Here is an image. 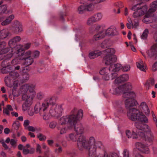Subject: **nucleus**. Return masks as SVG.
<instances>
[{"label":"nucleus","instance_id":"41","mask_svg":"<svg viewBox=\"0 0 157 157\" xmlns=\"http://www.w3.org/2000/svg\"><path fill=\"white\" fill-rule=\"evenodd\" d=\"M96 142L95 139L93 136L90 137L87 141V144L88 146H90L95 144Z\"/></svg>","mask_w":157,"mask_h":157},{"label":"nucleus","instance_id":"33","mask_svg":"<svg viewBox=\"0 0 157 157\" xmlns=\"http://www.w3.org/2000/svg\"><path fill=\"white\" fill-rule=\"evenodd\" d=\"M111 70H112L111 67L110 66L109 68L104 67L100 71V74L103 76L106 74H110Z\"/></svg>","mask_w":157,"mask_h":157},{"label":"nucleus","instance_id":"35","mask_svg":"<svg viewBox=\"0 0 157 157\" xmlns=\"http://www.w3.org/2000/svg\"><path fill=\"white\" fill-rule=\"evenodd\" d=\"M105 36L104 31H101L98 33L94 36V38L95 40H97L103 38Z\"/></svg>","mask_w":157,"mask_h":157},{"label":"nucleus","instance_id":"49","mask_svg":"<svg viewBox=\"0 0 157 157\" xmlns=\"http://www.w3.org/2000/svg\"><path fill=\"white\" fill-rule=\"evenodd\" d=\"M109 46V41L108 40L104 41L101 44V47L103 48H106Z\"/></svg>","mask_w":157,"mask_h":157},{"label":"nucleus","instance_id":"43","mask_svg":"<svg viewBox=\"0 0 157 157\" xmlns=\"http://www.w3.org/2000/svg\"><path fill=\"white\" fill-rule=\"evenodd\" d=\"M77 135L75 133H71L68 135L70 140L73 142H76L77 140Z\"/></svg>","mask_w":157,"mask_h":157},{"label":"nucleus","instance_id":"31","mask_svg":"<svg viewBox=\"0 0 157 157\" xmlns=\"http://www.w3.org/2000/svg\"><path fill=\"white\" fill-rule=\"evenodd\" d=\"M145 125H143L142 123L139 122H136L134 123V126L138 130H140L141 131H144L146 129Z\"/></svg>","mask_w":157,"mask_h":157},{"label":"nucleus","instance_id":"21","mask_svg":"<svg viewBox=\"0 0 157 157\" xmlns=\"http://www.w3.org/2000/svg\"><path fill=\"white\" fill-rule=\"evenodd\" d=\"M21 40V38L19 36H17L10 40L8 42L9 46L10 47H14L17 42H19Z\"/></svg>","mask_w":157,"mask_h":157},{"label":"nucleus","instance_id":"7","mask_svg":"<svg viewBox=\"0 0 157 157\" xmlns=\"http://www.w3.org/2000/svg\"><path fill=\"white\" fill-rule=\"evenodd\" d=\"M63 109L61 105H55L51 106L49 110V113L51 116L58 117L62 113Z\"/></svg>","mask_w":157,"mask_h":157},{"label":"nucleus","instance_id":"19","mask_svg":"<svg viewBox=\"0 0 157 157\" xmlns=\"http://www.w3.org/2000/svg\"><path fill=\"white\" fill-rule=\"evenodd\" d=\"M147 53L150 57L156 55L157 53V44L153 46L150 50L147 51Z\"/></svg>","mask_w":157,"mask_h":157},{"label":"nucleus","instance_id":"18","mask_svg":"<svg viewBox=\"0 0 157 157\" xmlns=\"http://www.w3.org/2000/svg\"><path fill=\"white\" fill-rule=\"evenodd\" d=\"M141 110L146 114H149L150 113L149 109L146 103L144 102H142L139 106Z\"/></svg>","mask_w":157,"mask_h":157},{"label":"nucleus","instance_id":"9","mask_svg":"<svg viewBox=\"0 0 157 157\" xmlns=\"http://www.w3.org/2000/svg\"><path fill=\"white\" fill-rule=\"evenodd\" d=\"M77 145L78 149L83 150L84 148H87L88 145L87 144L86 137L84 135H80L77 140Z\"/></svg>","mask_w":157,"mask_h":157},{"label":"nucleus","instance_id":"20","mask_svg":"<svg viewBox=\"0 0 157 157\" xmlns=\"http://www.w3.org/2000/svg\"><path fill=\"white\" fill-rule=\"evenodd\" d=\"M117 75V73H110V74H106L103 76L102 78L105 80H109L110 79L113 80L115 78Z\"/></svg>","mask_w":157,"mask_h":157},{"label":"nucleus","instance_id":"48","mask_svg":"<svg viewBox=\"0 0 157 157\" xmlns=\"http://www.w3.org/2000/svg\"><path fill=\"white\" fill-rule=\"evenodd\" d=\"M96 21H98L100 20L102 18V15L99 13L95 14L93 16Z\"/></svg>","mask_w":157,"mask_h":157},{"label":"nucleus","instance_id":"57","mask_svg":"<svg viewBox=\"0 0 157 157\" xmlns=\"http://www.w3.org/2000/svg\"><path fill=\"white\" fill-rule=\"evenodd\" d=\"M155 83V80L153 78H151L147 81L146 84L150 86L151 85L153 86L154 84Z\"/></svg>","mask_w":157,"mask_h":157},{"label":"nucleus","instance_id":"44","mask_svg":"<svg viewBox=\"0 0 157 157\" xmlns=\"http://www.w3.org/2000/svg\"><path fill=\"white\" fill-rule=\"evenodd\" d=\"M148 33L149 31L148 29H145L141 36V38L143 40L146 39L147 37Z\"/></svg>","mask_w":157,"mask_h":157},{"label":"nucleus","instance_id":"24","mask_svg":"<svg viewBox=\"0 0 157 157\" xmlns=\"http://www.w3.org/2000/svg\"><path fill=\"white\" fill-rule=\"evenodd\" d=\"M110 92L113 94H116L121 93H122L121 86H113L112 88L110 89Z\"/></svg>","mask_w":157,"mask_h":157},{"label":"nucleus","instance_id":"14","mask_svg":"<svg viewBox=\"0 0 157 157\" xmlns=\"http://www.w3.org/2000/svg\"><path fill=\"white\" fill-rule=\"evenodd\" d=\"M12 27L15 29V32L20 33L23 31L21 23L17 20H15L13 21L12 24Z\"/></svg>","mask_w":157,"mask_h":157},{"label":"nucleus","instance_id":"25","mask_svg":"<svg viewBox=\"0 0 157 157\" xmlns=\"http://www.w3.org/2000/svg\"><path fill=\"white\" fill-rule=\"evenodd\" d=\"M122 93L124 92L129 91V90H131L132 86L131 83L127 82L125 84L121 86Z\"/></svg>","mask_w":157,"mask_h":157},{"label":"nucleus","instance_id":"28","mask_svg":"<svg viewBox=\"0 0 157 157\" xmlns=\"http://www.w3.org/2000/svg\"><path fill=\"white\" fill-rule=\"evenodd\" d=\"M101 52L98 50L95 51L90 52L89 54V57L91 59H94L100 56Z\"/></svg>","mask_w":157,"mask_h":157},{"label":"nucleus","instance_id":"34","mask_svg":"<svg viewBox=\"0 0 157 157\" xmlns=\"http://www.w3.org/2000/svg\"><path fill=\"white\" fill-rule=\"evenodd\" d=\"M137 67L141 71H145L146 67L144 66L143 61L141 59L139 60V62L136 63Z\"/></svg>","mask_w":157,"mask_h":157},{"label":"nucleus","instance_id":"17","mask_svg":"<svg viewBox=\"0 0 157 157\" xmlns=\"http://www.w3.org/2000/svg\"><path fill=\"white\" fill-rule=\"evenodd\" d=\"M128 75L127 74H124L116 78L115 82V83L118 84L122 82L126 81L128 80Z\"/></svg>","mask_w":157,"mask_h":157},{"label":"nucleus","instance_id":"64","mask_svg":"<svg viewBox=\"0 0 157 157\" xmlns=\"http://www.w3.org/2000/svg\"><path fill=\"white\" fill-rule=\"evenodd\" d=\"M130 66L129 65H125L122 67L123 71L124 72H126L130 69Z\"/></svg>","mask_w":157,"mask_h":157},{"label":"nucleus","instance_id":"56","mask_svg":"<svg viewBox=\"0 0 157 157\" xmlns=\"http://www.w3.org/2000/svg\"><path fill=\"white\" fill-rule=\"evenodd\" d=\"M18 85V82L17 81H15L13 84V94L14 93V91L16 90L17 87Z\"/></svg>","mask_w":157,"mask_h":157},{"label":"nucleus","instance_id":"1","mask_svg":"<svg viewBox=\"0 0 157 157\" xmlns=\"http://www.w3.org/2000/svg\"><path fill=\"white\" fill-rule=\"evenodd\" d=\"M83 116V112L82 109L78 111L75 109L71 112V114L68 116H63L59 120L61 125L65 124L67 123L68 126H73L75 123Z\"/></svg>","mask_w":157,"mask_h":157},{"label":"nucleus","instance_id":"32","mask_svg":"<svg viewBox=\"0 0 157 157\" xmlns=\"http://www.w3.org/2000/svg\"><path fill=\"white\" fill-rule=\"evenodd\" d=\"M73 126H68L67 127H63L61 128H58V129L59 130L60 134H64L66 133L69 130L71 129Z\"/></svg>","mask_w":157,"mask_h":157},{"label":"nucleus","instance_id":"51","mask_svg":"<svg viewBox=\"0 0 157 157\" xmlns=\"http://www.w3.org/2000/svg\"><path fill=\"white\" fill-rule=\"evenodd\" d=\"M7 10V7L5 5H3L0 6V15H2L5 13Z\"/></svg>","mask_w":157,"mask_h":157},{"label":"nucleus","instance_id":"54","mask_svg":"<svg viewBox=\"0 0 157 157\" xmlns=\"http://www.w3.org/2000/svg\"><path fill=\"white\" fill-rule=\"evenodd\" d=\"M36 136L40 141L45 140L46 139V136L41 133H39Z\"/></svg>","mask_w":157,"mask_h":157},{"label":"nucleus","instance_id":"22","mask_svg":"<svg viewBox=\"0 0 157 157\" xmlns=\"http://www.w3.org/2000/svg\"><path fill=\"white\" fill-rule=\"evenodd\" d=\"M10 33L8 29H4L0 31V39H4L10 35Z\"/></svg>","mask_w":157,"mask_h":157},{"label":"nucleus","instance_id":"37","mask_svg":"<svg viewBox=\"0 0 157 157\" xmlns=\"http://www.w3.org/2000/svg\"><path fill=\"white\" fill-rule=\"evenodd\" d=\"M110 67H111L112 70L111 71H118L121 68V65L119 63H117L116 64H111L110 66Z\"/></svg>","mask_w":157,"mask_h":157},{"label":"nucleus","instance_id":"58","mask_svg":"<svg viewBox=\"0 0 157 157\" xmlns=\"http://www.w3.org/2000/svg\"><path fill=\"white\" fill-rule=\"evenodd\" d=\"M42 147L43 149H46L47 150L44 152V154L46 156H48V153L49 151V148L48 147L46 144H43L42 145Z\"/></svg>","mask_w":157,"mask_h":157},{"label":"nucleus","instance_id":"11","mask_svg":"<svg viewBox=\"0 0 157 157\" xmlns=\"http://www.w3.org/2000/svg\"><path fill=\"white\" fill-rule=\"evenodd\" d=\"M141 131L137 132L136 131L135 129H133L132 132H131L129 130H127L126 131V135L128 138H132L135 139L140 140V133Z\"/></svg>","mask_w":157,"mask_h":157},{"label":"nucleus","instance_id":"61","mask_svg":"<svg viewBox=\"0 0 157 157\" xmlns=\"http://www.w3.org/2000/svg\"><path fill=\"white\" fill-rule=\"evenodd\" d=\"M29 76L28 74L27 73H24L22 75L23 80L25 81L28 80L29 78Z\"/></svg>","mask_w":157,"mask_h":157},{"label":"nucleus","instance_id":"12","mask_svg":"<svg viewBox=\"0 0 157 157\" xmlns=\"http://www.w3.org/2000/svg\"><path fill=\"white\" fill-rule=\"evenodd\" d=\"M117 60V58L114 55H105L103 58V62L107 65H111Z\"/></svg>","mask_w":157,"mask_h":157},{"label":"nucleus","instance_id":"27","mask_svg":"<svg viewBox=\"0 0 157 157\" xmlns=\"http://www.w3.org/2000/svg\"><path fill=\"white\" fill-rule=\"evenodd\" d=\"M19 48H19V47L17 46L16 47H14L13 49L15 50V52L13 54H15L17 58L12 60L11 62V63L13 65H15L18 64L19 62V60H21V59H19L18 56V54L17 53V51Z\"/></svg>","mask_w":157,"mask_h":157},{"label":"nucleus","instance_id":"2","mask_svg":"<svg viewBox=\"0 0 157 157\" xmlns=\"http://www.w3.org/2000/svg\"><path fill=\"white\" fill-rule=\"evenodd\" d=\"M127 115L128 118L132 121L145 123L148 122L147 117L142 112L135 108L130 109L127 112Z\"/></svg>","mask_w":157,"mask_h":157},{"label":"nucleus","instance_id":"8","mask_svg":"<svg viewBox=\"0 0 157 157\" xmlns=\"http://www.w3.org/2000/svg\"><path fill=\"white\" fill-rule=\"evenodd\" d=\"M29 84H26L21 86L20 92L22 94V99L23 100L29 101L32 100L33 96L29 94L28 92L29 90Z\"/></svg>","mask_w":157,"mask_h":157},{"label":"nucleus","instance_id":"55","mask_svg":"<svg viewBox=\"0 0 157 157\" xmlns=\"http://www.w3.org/2000/svg\"><path fill=\"white\" fill-rule=\"evenodd\" d=\"M86 7V10L91 11L94 9V6L92 4H90L86 5H85Z\"/></svg>","mask_w":157,"mask_h":157},{"label":"nucleus","instance_id":"63","mask_svg":"<svg viewBox=\"0 0 157 157\" xmlns=\"http://www.w3.org/2000/svg\"><path fill=\"white\" fill-rule=\"evenodd\" d=\"M36 151L39 154H41L42 153L41 147L40 145L38 144H36Z\"/></svg>","mask_w":157,"mask_h":157},{"label":"nucleus","instance_id":"47","mask_svg":"<svg viewBox=\"0 0 157 157\" xmlns=\"http://www.w3.org/2000/svg\"><path fill=\"white\" fill-rule=\"evenodd\" d=\"M96 22L93 16L89 18L87 21V24L89 25H90Z\"/></svg>","mask_w":157,"mask_h":157},{"label":"nucleus","instance_id":"4","mask_svg":"<svg viewBox=\"0 0 157 157\" xmlns=\"http://www.w3.org/2000/svg\"><path fill=\"white\" fill-rule=\"evenodd\" d=\"M31 53L30 51L25 52L21 48H19L17 51L19 59L25 60L24 64L26 66L31 65L33 62V59L30 56Z\"/></svg>","mask_w":157,"mask_h":157},{"label":"nucleus","instance_id":"46","mask_svg":"<svg viewBox=\"0 0 157 157\" xmlns=\"http://www.w3.org/2000/svg\"><path fill=\"white\" fill-rule=\"evenodd\" d=\"M130 155L129 151L127 149H124L122 153V156L121 157H130Z\"/></svg>","mask_w":157,"mask_h":157},{"label":"nucleus","instance_id":"26","mask_svg":"<svg viewBox=\"0 0 157 157\" xmlns=\"http://www.w3.org/2000/svg\"><path fill=\"white\" fill-rule=\"evenodd\" d=\"M123 93V97L127 99H133L136 97V94L133 92H124Z\"/></svg>","mask_w":157,"mask_h":157},{"label":"nucleus","instance_id":"13","mask_svg":"<svg viewBox=\"0 0 157 157\" xmlns=\"http://www.w3.org/2000/svg\"><path fill=\"white\" fill-rule=\"evenodd\" d=\"M77 121L74 124V129L77 135L83 133L84 132V128L83 125L80 122L77 123Z\"/></svg>","mask_w":157,"mask_h":157},{"label":"nucleus","instance_id":"23","mask_svg":"<svg viewBox=\"0 0 157 157\" xmlns=\"http://www.w3.org/2000/svg\"><path fill=\"white\" fill-rule=\"evenodd\" d=\"M14 18V16L13 14L10 15L1 23V25L2 26H6L10 24Z\"/></svg>","mask_w":157,"mask_h":157},{"label":"nucleus","instance_id":"30","mask_svg":"<svg viewBox=\"0 0 157 157\" xmlns=\"http://www.w3.org/2000/svg\"><path fill=\"white\" fill-rule=\"evenodd\" d=\"M157 10V0H156L152 2L148 12L149 13H151L155 12Z\"/></svg>","mask_w":157,"mask_h":157},{"label":"nucleus","instance_id":"3","mask_svg":"<svg viewBox=\"0 0 157 157\" xmlns=\"http://www.w3.org/2000/svg\"><path fill=\"white\" fill-rule=\"evenodd\" d=\"M55 101L53 97H50L45 98L41 105L40 103H37L35 107L36 113L39 112L40 114L42 112L45 111L49 105H55Z\"/></svg>","mask_w":157,"mask_h":157},{"label":"nucleus","instance_id":"60","mask_svg":"<svg viewBox=\"0 0 157 157\" xmlns=\"http://www.w3.org/2000/svg\"><path fill=\"white\" fill-rule=\"evenodd\" d=\"M57 124L56 122L52 121L49 124V127L51 128H54L56 127Z\"/></svg>","mask_w":157,"mask_h":157},{"label":"nucleus","instance_id":"6","mask_svg":"<svg viewBox=\"0 0 157 157\" xmlns=\"http://www.w3.org/2000/svg\"><path fill=\"white\" fill-rule=\"evenodd\" d=\"M140 4L133 6L131 10L134 11L132 15L133 17L138 19L139 17L143 15L145 12L147 10L145 6L141 7Z\"/></svg>","mask_w":157,"mask_h":157},{"label":"nucleus","instance_id":"39","mask_svg":"<svg viewBox=\"0 0 157 157\" xmlns=\"http://www.w3.org/2000/svg\"><path fill=\"white\" fill-rule=\"evenodd\" d=\"M10 65V62L9 60L8 59H6L4 60L1 63V65L3 67V69L4 68H10L11 67H9Z\"/></svg>","mask_w":157,"mask_h":157},{"label":"nucleus","instance_id":"62","mask_svg":"<svg viewBox=\"0 0 157 157\" xmlns=\"http://www.w3.org/2000/svg\"><path fill=\"white\" fill-rule=\"evenodd\" d=\"M108 156V157H119L118 155L115 152L110 153Z\"/></svg>","mask_w":157,"mask_h":157},{"label":"nucleus","instance_id":"36","mask_svg":"<svg viewBox=\"0 0 157 157\" xmlns=\"http://www.w3.org/2000/svg\"><path fill=\"white\" fill-rule=\"evenodd\" d=\"M24 101H25V102L22 105V109L24 111H26L28 110L31 108L30 107V103L32 100H30L28 101L26 100Z\"/></svg>","mask_w":157,"mask_h":157},{"label":"nucleus","instance_id":"40","mask_svg":"<svg viewBox=\"0 0 157 157\" xmlns=\"http://www.w3.org/2000/svg\"><path fill=\"white\" fill-rule=\"evenodd\" d=\"M29 92H30V93H32V95H35L36 92L35 91V85L33 84H29Z\"/></svg>","mask_w":157,"mask_h":157},{"label":"nucleus","instance_id":"29","mask_svg":"<svg viewBox=\"0 0 157 157\" xmlns=\"http://www.w3.org/2000/svg\"><path fill=\"white\" fill-rule=\"evenodd\" d=\"M12 78L9 75L5 78V82L6 85L8 87H11L13 86V81Z\"/></svg>","mask_w":157,"mask_h":157},{"label":"nucleus","instance_id":"10","mask_svg":"<svg viewBox=\"0 0 157 157\" xmlns=\"http://www.w3.org/2000/svg\"><path fill=\"white\" fill-rule=\"evenodd\" d=\"M103 147L102 143L99 141H96L95 144L90 146L88 145L87 148L85 149L88 150V154H96L97 148H101Z\"/></svg>","mask_w":157,"mask_h":157},{"label":"nucleus","instance_id":"16","mask_svg":"<svg viewBox=\"0 0 157 157\" xmlns=\"http://www.w3.org/2000/svg\"><path fill=\"white\" fill-rule=\"evenodd\" d=\"M136 101L133 99H127L125 101V105L126 108L128 109H131L136 105Z\"/></svg>","mask_w":157,"mask_h":157},{"label":"nucleus","instance_id":"45","mask_svg":"<svg viewBox=\"0 0 157 157\" xmlns=\"http://www.w3.org/2000/svg\"><path fill=\"white\" fill-rule=\"evenodd\" d=\"M9 76L13 79L17 78L19 76V74L16 72H11L9 74Z\"/></svg>","mask_w":157,"mask_h":157},{"label":"nucleus","instance_id":"38","mask_svg":"<svg viewBox=\"0 0 157 157\" xmlns=\"http://www.w3.org/2000/svg\"><path fill=\"white\" fill-rule=\"evenodd\" d=\"M115 51L113 48H108L104 50V52L105 53V55H114Z\"/></svg>","mask_w":157,"mask_h":157},{"label":"nucleus","instance_id":"42","mask_svg":"<svg viewBox=\"0 0 157 157\" xmlns=\"http://www.w3.org/2000/svg\"><path fill=\"white\" fill-rule=\"evenodd\" d=\"M6 44H5V45L3 46V44H2V47H1V48L0 49L1 50L0 53L3 55L7 53L9 51V49L7 47H6Z\"/></svg>","mask_w":157,"mask_h":157},{"label":"nucleus","instance_id":"53","mask_svg":"<svg viewBox=\"0 0 157 157\" xmlns=\"http://www.w3.org/2000/svg\"><path fill=\"white\" fill-rule=\"evenodd\" d=\"M86 7L84 5H82L78 8V11L79 13H82L84 11L86 10Z\"/></svg>","mask_w":157,"mask_h":157},{"label":"nucleus","instance_id":"5","mask_svg":"<svg viewBox=\"0 0 157 157\" xmlns=\"http://www.w3.org/2000/svg\"><path fill=\"white\" fill-rule=\"evenodd\" d=\"M146 129L145 130V135L144 133L141 132L140 133V140L147 141L149 142H151L154 140L155 137L151 131V129L148 125H145Z\"/></svg>","mask_w":157,"mask_h":157},{"label":"nucleus","instance_id":"59","mask_svg":"<svg viewBox=\"0 0 157 157\" xmlns=\"http://www.w3.org/2000/svg\"><path fill=\"white\" fill-rule=\"evenodd\" d=\"M138 19H135L133 20L134 22L133 23V28H136L139 25V22L138 20Z\"/></svg>","mask_w":157,"mask_h":157},{"label":"nucleus","instance_id":"52","mask_svg":"<svg viewBox=\"0 0 157 157\" xmlns=\"http://www.w3.org/2000/svg\"><path fill=\"white\" fill-rule=\"evenodd\" d=\"M20 126V124L18 121H15L13 124V127L16 130H17Z\"/></svg>","mask_w":157,"mask_h":157},{"label":"nucleus","instance_id":"50","mask_svg":"<svg viewBox=\"0 0 157 157\" xmlns=\"http://www.w3.org/2000/svg\"><path fill=\"white\" fill-rule=\"evenodd\" d=\"M135 145L136 147L138 149L140 150L141 151V150L144 147L145 145L142 143L139 142L136 143L135 144Z\"/></svg>","mask_w":157,"mask_h":157},{"label":"nucleus","instance_id":"15","mask_svg":"<svg viewBox=\"0 0 157 157\" xmlns=\"http://www.w3.org/2000/svg\"><path fill=\"white\" fill-rule=\"evenodd\" d=\"M105 33L106 35L110 36H115L118 34L116 28L113 26H111L109 28L105 31Z\"/></svg>","mask_w":157,"mask_h":157}]
</instances>
